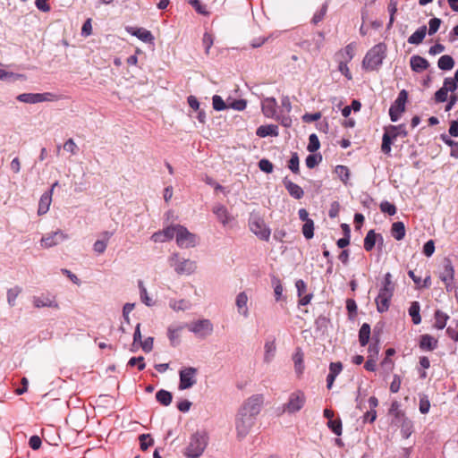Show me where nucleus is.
Listing matches in <instances>:
<instances>
[{
  "instance_id": "obj_15",
  "label": "nucleus",
  "mask_w": 458,
  "mask_h": 458,
  "mask_svg": "<svg viewBox=\"0 0 458 458\" xmlns=\"http://www.w3.org/2000/svg\"><path fill=\"white\" fill-rule=\"evenodd\" d=\"M216 219L226 227L234 221V216L228 211L226 207L222 204H216L212 208Z\"/></svg>"
},
{
  "instance_id": "obj_26",
  "label": "nucleus",
  "mask_w": 458,
  "mask_h": 458,
  "mask_svg": "<svg viewBox=\"0 0 458 458\" xmlns=\"http://www.w3.org/2000/svg\"><path fill=\"white\" fill-rule=\"evenodd\" d=\"M169 307L175 312L186 311L191 308V303L190 302V301L185 299H171L169 301Z\"/></svg>"
},
{
  "instance_id": "obj_24",
  "label": "nucleus",
  "mask_w": 458,
  "mask_h": 458,
  "mask_svg": "<svg viewBox=\"0 0 458 458\" xmlns=\"http://www.w3.org/2000/svg\"><path fill=\"white\" fill-rule=\"evenodd\" d=\"M284 185L288 191L289 194L294 199H300L303 197L304 191L298 184L291 182L287 178H284Z\"/></svg>"
},
{
  "instance_id": "obj_50",
  "label": "nucleus",
  "mask_w": 458,
  "mask_h": 458,
  "mask_svg": "<svg viewBox=\"0 0 458 458\" xmlns=\"http://www.w3.org/2000/svg\"><path fill=\"white\" fill-rule=\"evenodd\" d=\"M320 147V143H319V140H318V138L316 134H310V137H309V144H308V147H307V149L313 153L315 151H317Z\"/></svg>"
},
{
  "instance_id": "obj_33",
  "label": "nucleus",
  "mask_w": 458,
  "mask_h": 458,
  "mask_svg": "<svg viewBox=\"0 0 458 458\" xmlns=\"http://www.w3.org/2000/svg\"><path fill=\"white\" fill-rule=\"evenodd\" d=\"M391 233H392V236L395 240H397V241L403 240L405 236L404 224L403 222H394L392 225Z\"/></svg>"
},
{
  "instance_id": "obj_36",
  "label": "nucleus",
  "mask_w": 458,
  "mask_h": 458,
  "mask_svg": "<svg viewBox=\"0 0 458 458\" xmlns=\"http://www.w3.org/2000/svg\"><path fill=\"white\" fill-rule=\"evenodd\" d=\"M354 55V47L352 45L346 46L344 49H342L338 54V61H344L345 63H349Z\"/></svg>"
},
{
  "instance_id": "obj_38",
  "label": "nucleus",
  "mask_w": 458,
  "mask_h": 458,
  "mask_svg": "<svg viewBox=\"0 0 458 458\" xmlns=\"http://www.w3.org/2000/svg\"><path fill=\"white\" fill-rule=\"evenodd\" d=\"M437 65L441 70L449 71L453 69L454 61L452 56L445 55L438 59Z\"/></svg>"
},
{
  "instance_id": "obj_57",
  "label": "nucleus",
  "mask_w": 458,
  "mask_h": 458,
  "mask_svg": "<svg viewBox=\"0 0 458 458\" xmlns=\"http://www.w3.org/2000/svg\"><path fill=\"white\" fill-rule=\"evenodd\" d=\"M272 284L274 285V292H275L276 299V301H278L283 295V291H284L283 285H282L280 280L277 278H274L272 281Z\"/></svg>"
},
{
  "instance_id": "obj_56",
  "label": "nucleus",
  "mask_w": 458,
  "mask_h": 458,
  "mask_svg": "<svg viewBox=\"0 0 458 458\" xmlns=\"http://www.w3.org/2000/svg\"><path fill=\"white\" fill-rule=\"evenodd\" d=\"M321 156L320 155H309L306 157V165L309 168H314L318 163L321 161Z\"/></svg>"
},
{
  "instance_id": "obj_55",
  "label": "nucleus",
  "mask_w": 458,
  "mask_h": 458,
  "mask_svg": "<svg viewBox=\"0 0 458 458\" xmlns=\"http://www.w3.org/2000/svg\"><path fill=\"white\" fill-rule=\"evenodd\" d=\"M295 370L297 373L301 374L303 370V355L301 352H297L293 356Z\"/></svg>"
},
{
  "instance_id": "obj_58",
  "label": "nucleus",
  "mask_w": 458,
  "mask_h": 458,
  "mask_svg": "<svg viewBox=\"0 0 458 458\" xmlns=\"http://www.w3.org/2000/svg\"><path fill=\"white\" fill-rule=\"evenodd\" d=\"M327 425L335 435L340 436L342 434L341 420H332L327 422Z\"/></svg>"
},
{
  "instance_id": "obj_32",
  "label": "nucleus",
  "mask_w": 458,
  "mask_h": 458,
  "mask_svg": "<svg viewBox=\"0 0 458 458\" xmlns=\"http://www.w3.org/2000/svg\"><path fill=\"white\" fill-rule=\"evenodd\" d=\"M140 290V301L148 307H153L155 305L154 300L148 295V290L145 287L142 281H139L138 284Z\"/></svg>"
},
{
  "instance_id": "obj_35",
  "label": "nucleus",
  "mask_w": 458,
  "mask_h": 458,
  "mask_svg": "<svg viewBox=\"0 0 458 458\" xmlns=\"http://www.w3.org/2000/svg\"><path fill=\"white\" fill-rule=\"evenodd\" d=\"M22 288L19 285H15L7 291V303L10 307L16 305V299L21 293Z\"/></svg>"
},
{
  "instance_id": "obj_40",
  "label": "nucleus",
  "mask_w": 458,
  "mask_h": 458,
  "mask_svg": "<svg viewBox=\"0 0 458 458\" xmlns=\"http://www.w3.org/2000/svg\"><path fill=\"white\" fill-rule=\"evenodd\" d=\"M420 310V307L418 301H413L409 308V314L411 317L412 322L415 325H419L421 321Z\"/></svg>"
},
{
  "instance_id": "obj_27",
  "label": "nucleus",
  "mask_w": 458,
  "mask_h": 458,
  "mask_svg": "<svg viewBox=\"0 0 458 458\" xmlns=\"http://www.w3.org/2000/svg\"><path fill=\"white\" fill-rule=\"evenodd\" d=\"M256 134L260 138L276 137L278 136V127L275 124L261 125L257 129Z\"/></svg>"
},
{
  "instance_id": "obj_30",
  "label": "nucleus",
  "mask_w": 458,
  "mask_h": 458,
  "mask_svg": "<svg viewBox=\"0 0 458 458\" xmlns=\"http://www.w3.org/2000/svg\"><path fill=\"white\" fill-rule=\"evenodd\" d=\"M426 33H427V27L421 26L409 37L408 43L412 44V45L420 44L423 41V39L426 36Z\"/></svg>"
},
{
  "instance_id": "obj_6",
  "label": "nucleus",
  "mask_w": 458,
  "mask_h": 458,
  "mask_svg": "<svg viewBox=\"0 0 458 458\" xmlns=\"http://www.w3.org/2000/svg\"><path fill=\"white\" fill-rule=\"evenodd\" d=\"M19 102L25 104H38L43 102H54L60 99V97L53 92L44 93H21L16 97Z\"/></svg>"
},
{
  "instance_id": "obj_22",
  "label": "nucleus",
  "mask_w": 458,
  "mask_h": 458,
  "mask_svg": "<svg viewBox=\"0 0 458 458\" xmlns=\"http://www.w3.org/2000/svg\"><path fill=\"white\" fill-rule=\"evenodd\" d=\"M112 233L110 232H104L101 234L102 239L97 240L93 244V250L98 254H103L107 247L109 239L111 238Z\"/></svg>"
},
{
  "instance_id": "obj_28",
  "label": "nucleus",
  "mask_w": 458,
  "mask_h": 458,
  "mask_svg": "<svg viewBox=\"0 0 458 458\" xmlns=\"http://www.w3.org/2000/svg\"><path fill=\"white\" fill-rule=\"evenodd\" d=\"M4 64L0 63V81L13 82L18 80H23L24 75L20 73H14L12 72L5 71L4 69Z\"/></svg>"
},
{
  "instance_id": "obj_45",
  "label": "nucleus",
  "mask_w": 458,
  "mask_h": 458,
  "mask_svg": "<svg viewBox=\"0 0 458 458\" xmlns=\"http://www.w3.org/2000/svg\"><path fill=\"white\" fill-rule=\"evenodd\" d=\"M157 400L163 405L167 406L171 403L173 396L172 394L165 390H159L156 394Z\"/></svg>"
},
{
  "instance_id": "obj_54",
  "label": "nucleus",
  "mask_w": 458,
  "mask_h": 458,
  "mask_svg": "<svg viewBox=\"0 0 458 458\" xmlns=\"http://www.w3.org/2000/svg\"><path fill=\"white\" fill-rule=\"evenodd\" d=\"M380 209L382 212L386 213L389 216H394L396 213L395 206L388 201H383L380 204Z\"/></svg>"
},
{
  "instance_id": "obj_8",
  "label": "nucleus",
  "mask_w": 458,
  "mask_h": 458,
  "mask_svg": "<svg viewBox=\"0 0 458 458\" xmlns=\"http://www.w3.org/2000/svg\"><path fill=\"white\" fill-rule=\"evenodd\" d=\"M175 241L179 248L191 249L197 246L199 243V237L195 233L190 232L185 226L179 225Z\"/></svg>"
},
{
  "instance_id": "obj_59",
  "label": "nucleus",
  "mask_w": 458,
  "mask_h": 458,
  "mask_svg": "<svg viewBox=\"0 0 458 458\" xmlns=\"http://www.w3.org/2000/svg\"><path fill=\"white\" fill-rule=\"evenodd\" d=\"M247 103L243 99L233 100L228 103V108H233L237 111H242L246 108Z\"/></svg>"
},
{
  "instance_id": "obj_43",
  "label": "nucleus",
  "mask_w": 458,
  "mask_h": 458,
  "mask_svg": "<svg viewBox=\"0 0 458 458\" xmlns=\"http://www.w3.org/2000/svg\"><path fill=\"white\" fill-rule=\"evenodd\" d=\"M442 280L448 285L454 278V268L449 260H446L444 267V273L441 276Z\"/></svg>"
},
{
  "instance_id": "obj_13",
  "label": "nucleus",
  "mask_w": 458,
  "mask_h": 458,
  "mask_svg": "<svg viewBox=\"0 0 458 458\" xmlns=\"http://www.w3.org/2000/svg\"><path fill=\"white\" fill-rule=\"evenodd\" d=\"M197 369L193 367L184 368L180 370L179 389L185 390L192 387L197 383Z\"/></svg>"
},
{
  "instance_id": "obj_29",
  "label": "nucleus",
  "mask_w": 458,
  "mask_h": 458,
  "mask_svg": "<svg viewBox=\"0 0 458 458\" xmlns=\"http://www.w3.org/2000/svg\"><path fill=\"white\" fill-rule=\"evenodd\" d=\"M276 344L274 341L266 342L264 345V358L263 360L265 363L269 364L276 354Z\"/></svg>"
},
{
  "instance_id": "obj_3",
  "label": "nucleus",
  "mask_w": 458,
  "mask_h": 458,
  "mask_svg": "<svg viewBox=\"0 0 458 458\" xmlns=\"http://www.w3.org/2000/svg\"><path fill=\"white\" fill-rule=\"evenodd\" d=\"M168 263L179 276H191L196 272L198 267L196 261L182 258L177 252L169 257Z\"/></svg>"
},
{
  "instance_id": "obj_21",
  "label": "nucleus",
  "mask_w": 458,
  "mask_h": 458,
  "mask_svg": "<svg viewBox=\"0 0 458 458\" xmlns=\"http://www.w3.org/2000/svg\"><path fill=\"white\" fill-rule=\"evenodd\" d=\"M396 419L400 423L401 433L403 437L408 438L413 431V424L411 420L405 418L403 415L397 414Z\"/></svg>"
},
{
  "instance_id": "obj_53",
  "label": "nucleus",
  "mask_w": 458,
  "mask_h": 458,
  "mask_svg": "<svg viewBox=\"0 0 458 458\" xmlns=\"http://www.w3.org/2000/svg\"><path fill=\"white\" fill-rule=\"evenodd\" d=\"M393 140H394L387 133H386V132L384 133L383 138H382L381 149L385 154H387V155L390 154L391 145H392Z\"/></svg>"
},
{
  "instance_id": "obj_52",
  "label": "nucleus",
  "mask_w": 458,
  "mask_h": 458,
  "mask_svg": "<svg viewBox=\"0 0 458 458\" xmlns=\"http://www.w3.org/2000/svg\"><path fill=\"white\" fill-rule=\"evenodd\" d=\"M314 223L312 220L305 222L302 226V233L306 239H311L314 235Z\"/></svg>"
},
{
  "instance_id": "obj_49",
  "label": "nucleus",
  "mask_w": 458,
  "mask_h": 458,
  "mask_svg": "<svg viewBox=\"0 0 458 458\" xmlns=\"http://www.w3.org/2000/svg\"><path fill=\"white\" fill-rule=\"evenodd\" d=\"M178 227H179V225H174L167 226L162 230L166 242L170 241L174 238H176Z\"/></svg>"
},
{
  "instance_id": "obj_19",
  "label": "nucleus",
  "mask_w": 458,
  "mask_h": 458,
  "mask_svg": "<svg viewBox=\"0 0 458 458\" xmlns=\"http://www.w3.org/2000/svg\"><path fill=\"white\" fill-rule=\"evenodd\" d=\"M394 292V284L392 281V275L390 273H386L385 275L384 280L382 282V285L379 289V295L393 297Z\"/></svg>"
},
{
  "instance_id": "obj_23",
  "label": "nucleus",
  "mask_w": 458,
  "mask_h": 458,
  "mask_svg": "<svg viewBox=\"0 0 458 458\" xmlns=\"http://www.w3.org/2000/svg\"><path fill=\"white\" fill-rule=\"evenodd\" d=\"M343 369L341 362H332L329 366V373L327 377V386L330 389L333 386L335 377Z\"/></svg>"
},
{
  "instance_id": "obj_34",
  "label": "nucleus",
  "mask_w": 458,
  "mask_h": 458,
  "mask_svg": "<svg viewBox=\"0 0 458 458\" xmlns=\"http://www.w3.org/2000/svg\"><path fill=\"white\" fill-rule=\"evenodd\" d=\"M128 31L133 35L136 36L138 38L144 42H150L153 40V36L149 30H147L145 29H130Z\"/></svg>"
},
{
  "instance_id": "obj_12",
  "label": "nucleus",
  "mask_w": 458,
  "mask_h": 458,
  "mask_svg": "<svg viewBox=\"0 0 458 458\" xmlns=\"http://www.w3.org/2000/svg\"><path fill=\"white\" fill-rule=\"evenodd\" d=\"M32 305L36 309L49 308L54 310H59L60 305L56 299V296L51 293H42L38 295L32 297Z\"/></svg>"
},
{
  "instance_id": "obj_42",
  "label": "nucleus",
  "mask_w": 458,
  "mask_h": 458,
  "mask_svg": "<svg viewBox=\"0 0 458 458\" xmlns=\"http://www.w3.org/2000/svg\"><path fill=\"white\" fill-rule=\"evenodd\" d=\"M377 234L375 233L374 230H369L364 239V249L367 251L371 250L377 242Z\"/></svg>"
},
{
  "instance_id": "obj_16",
  "label": "nucleus",
  "mask_w": 458,
  "mask_h": 458,
  "mask_svg": "<svg viewBox=\"0 0 458 458\" xmlns=\"http://www.w3.org/2000/svg\"><path fill=\"white\" fill-rule=\"evenodd\" d=\"M237 313L243 318L250 317L249 296L246 292H240L235 297Z\"/></svg>"
},
{
  "instance_id": "obj_48",
  "label": "nucleus",
  "mask_w": 458,
  "mask_h": 458,
  "mask_svg": "<svg viewBox=\"0 0 458 458\" xmlns=\"http://www.w3.org/2000/svg\"><path fill=\"white\" fill-rule=\"evenodd\" d=\"M335 174L338 175V177L341 179V181L344 183L347 182V181L350 178V172L349 169L344 165H337L335 170Z\"/></svg>"
},
{
  "instance_id": "obj_5",
  "label": "nucleus",
  "mask_w": 458,
  "mask_h": 458,
  "mask_svg": "<svg viewBox=\"0 0 458 458\" xmlns=\"http://www.w3.org/2000/svg\"><path fill=\"white\" fill-rule=\"evenodd\" d=\"M250 230L260 240L268 241L271 230L264 219L257 213H251L249 220Z\"/></svg>"
},
{
  "instance_id": "obj_20",
  "label": "nucleus",
  "mask_w": 458,
  "mask_h": 458,
  "mask_svg": "<svg viewBox=\"0 0 458 458\" xmlns=\"http://www.w3.org/2000/svg\"><path fill=\"white\" fill-rule=\"evenodd\" d=\"M52 202V190L43 193L38 202V215L42 216L47 213Z\"/></svg>"
},
{
  "instance_id": "obj_10",
  "label": "nucleus",
  "mask_w": 458,
  "mask_h": 458,
  "mask_svg": "<svg viewBox=\"0 0 458 458\" xmlns=\"http://www.w3.org/2000/svg\"><path fill=\"white\" fill-rule=\"evenodd\" d=\"M69 234L63 230L49 232L40 239V247L42 249H50L55 247L69 239Z\"/></svg>"
},
{
  "instance_id": "obj_63",
  "label": "nucleus",
  "mask_w": 458,
  "mask_h": 458,
  "mask_svg": "<svg viewBox=\"0 0 458 458\" xmlns=\"http://www.w3.org/2000/svg\"><path fill=\"white\" fill-rule=\"evenodd\" d=\"M189 3L195 8V10L203 15H208V12L205 5H203L199 0H190Z\"/></svg>"
},
{
  "instance_id": "obj_7",
  "label": "nucleus",
  "mask_w": 458,
  "mask_h": 458,
  "mask_svg": "<svg viewBox=\"0 0 458 458\" xmlns=\"http://www.w3.org/2000/svg\"><path fill=\"white\" fill-rule=\"evenodd\" d=\"M256 419L251 417L250 415L238 411L235 418V428L237 432V437L240 439L244 438L253 427Z\"/></svg>"
},
{
  "instance_id": "obj_60",
  "label": "nucleus",
  "mask_w": 458,
  "mask_h": 458,
  "mask_svg": "<svg viewBox=\"0 0 458 458\" xmlns=\"http://www.w3.org/2000/svg\"><path fill=\"white\" fill-rule=\"evenodd\" d=\"M140 448L142 450H147L150 445H153V439L150 437L149 435H145V434L140 435Z\"/></svg>"
},
{
  "instance_id": "obj_25",
  "label": "nucleus",
  "mask_w": 458,
  "mask_h": 458,
  "mask_svg": "<svg viewBox=\"0 0 458 458\" xmlns=\"http://www.w3.org/2000/svg\"><path fill=\"white\" fill-rule=\"evenodd\" d=\"M410 64L412 71L416 72H423L429 65L428 62L420 55H412L410 60Z\"/></svg>"
},
{
  "instance_id": "obj_1",
  "label": "nucleus",
  "mask_w": 458,
  "mask_h": 458,
  "mask_svg": "<svg viewBox=\"0 0 458 458\" xmlns=\"http://www.w3.org/2000/svg\"><path fill=\"white\" fill-rule=\"evenodd\" d=\"M208 442V435L205 431H197L192 434L183 454L187 458H199L204 453Z\"/></svg>"
},
{
  "instance_id": "obj_46",
  "label": "nucleus",
  "mask_w": 458,
  "mask_h": 458,
  "mask_svg": "<svg viewBox=\"0 0 458 458\" xmlns=\"http://www.w3.org/2000/svg\"><path fill=\"white\" fill-rule=\"evenodd\" d=\"M212 105L213 108L216 111H223L228 108V104H226L223 98L218 95H214L212 98Z\"/></svg>"
},
{
  "instance_id": "obj_18",
  "label": "nucleus",
  "mask_w": 458,
  "mask_h": 458,
  "mask_svg": "<svg viewBox=\"0 0 458 458\" xmlns=\"http://www.w3.org/2000/svg\"><path fill=\"white\" fill-rule=\"evenodd\" d=\"M277 102L275 98H266L261 102L263 114L267 118L279 119L276 115Z\"/></svg>"
},
{
  "instance_id": "obj_9",
  "label": "nucleus",
  "mask_w": 458,
  "mask_h": 458,
  "mask_svg": "<svg viewBox=\"0 0 458 458\" xmlns=\"http://www.w3.org/2000/svg\"><path fill=\"white\" fill-rule=\"evenodd\" d=\"M306 403V395L301 390L290 394L288 401L283 406V411L293 414L301 411Z\"/></svg>"
},
{
  "instance_id": "obj_17",
  "label": "nucleus",
  "mask_w": 458,
  "mask_h": 458,
  "mask_svg": "<svg viewBox=\"0 0 458 458\" xmlns=\"http://www.w3.org/2000/svg\"><path fill=\"white\" fill-rule=\"evenodd\" d=\"M186 327V324H173L167 327V337L170 344L174 347L177 346L181 343V334Z\"/></svg>"
},
{
  "instance_id": "obj_2",
  "label": "nucleus",
  "mask_w": 458,
  "mask_h": 458,
  "mask_svg": "<svg viewBox=\"0 0 458 458\" xmlns=\"http://www.w3.org/2000/svg\"><path fill=\"white\" fill-rule=\"evenodd\" d=\"M386 46L384 43L375 45L368 51L363 61L362 67L365 70L374 71L379 68L386 58Z\"/></svg>"
},
{
  "instance_id": "obj_4",
  "label": "nucleus",
  "mask_w": 458,
  "mask_h": 458,
  "mask_svg": "<svg viewBox=\"0 0 458 458\" xmlns=\"http://www.w3.org/2000/svg\"><path fill=\"white\" fill-rule=\"evenodd\" d=\"M189 332L198 339H206L213 335L214 324L208 318H199L186 324Z\"/></svg>"
},
{
  "instance_id": "obj_37",
  "label": "nucleus",
  "mask_w": 458,
  "mask_h": 458,
  "mask_svg": "<svg viewBox=\"0 0 458 458\" xmlns=\"http://www.w3.org/2000/svg\"><path fill=\"white\" fill-rule=\"evenodd\" d=\"M391 297L377 295L376 298L377 310L378 312H385L389 309Z\"/></svg>"
},
{
  "instance_id": "obj_39",
  "label": "nucleus",
  "mask_w": 458,
  "mask_h": 458,
  "mask_svg": "<svg viewBox=\"0 0 458 458\" xmlns=\"http://www.w3.org/2000/svg\"><path fill=\"white\" fill-rule=\"evenodd\" d=\"M370 335V327L369 324L364 323L359 332V341L361 346H365L369 340Z\"/></svg>"
},
{
  "instance_id": "obj_31",
  "label": "nucleus",
  "mask_w": 458,
  "mask_h": 458,
  "mask_svg": "<svg viewBox=\"0 0 458 458\" xmlns=\"http://www.w3.org/2000/svg\"><path fill=\"white\" fill-rule=\"evenodd\" d=\"M385 132L387 133L394 140L398 136L405 137L407 135L404 125H390L385 129Z\"/></svg>"
},
{
  "instance_id": "obj_61",
  "label": "nucleus",
  "mask_w": 458,
  "mask_h": 458,
  "mask_svg": "<svg viewBox=\"0 0 458 458\" xmlns=\"http://www.w3.org/2000/svg\"><path fill=\"white\" fill-rule=\"evenodd\" d=\"M440 24H441L440 19H438V18L431 19L428 22V34L429 35L435 34L438 30Z\"/></svg>"
},
{
  "instance_id": "obj_14",
  "label": "nucleus",
  "mask_w": 458,
  "mask_h": 458,
  "mask_svg": "<svg viewBox=\"0 0 458 458\" xmlns=\"http://www.w3.org/2000/svg\"><path fill=\"white\" fill-rule=\"evenodd\" d=\"M407 100V92L406 90L403 89L397 98L395 99L394 103L391 106L389 109V115L392 122H396L402 113L405 110V103Z\"/></svg>"
},
{
  "instance_id": "obj_44",
  "label": "nucleus",
  "mask_w": 458,
  "mask_h": 458,
  "mask_svg": "<svg viewBox=\"0 0 458 458\" xmlns=\"http://www.w3.org/2000/svg\"><path fill=\"white\" fill-rule=\"evenodd\" d=\"M448 318V315L441 310H437L435 313V327L437 329L445 328Z\"/></svg>"
},
{
  "instance_id": "obj_64",
  "label": "nucleus",
  "mask_w": 458,
  "mask_h": 458,
  "mask_svg": "<svg viewBox=\"0 0 458 458\" xmlns=\"http://www.w3.org/2000/svg\"><path fill=\"white\" fill-rule=\"evenodd\" d=\"M154 344V338L149 336L147 337L145 340H142L140 344V347L145 352H150L153 349Z\"/></svg>"
},
{
  "instance_id": "obj_62",
  "label": "nucleus",
  "mask_w": 458,
  "mask_h": 458,
  "mask_svg": "<svg viewBox=\"0 0 458 458\" xmlns=\"http://www.w3.org/2000/svg\"><path fill=\"white\" fill-rule=\"evenodd\" d=\"M289 169L295 174L299 173V157L296 153L293 154L288 165Z\"/></svg>"
},
{
  "instance_id": "obj_11",
  "label": "nucleus",
  "mask_w": 458,
  "mask_h": 458,
  "mask_svg": "<svg viewBox=\"0 0 458 458\" xmlns=\"http://www.w3.org/2000/svg\"><path fill=\"white\" fill-rule=\"evenodd\" d=\"M264 403V396L260 394H256L250 396L241 406L239 410L255 418L261 411Z\"/></svg>"
},
{
  "instance_id": "obj_47",
  "label": "nucleus",
  "mask_w": 458,
  "mask_h": 458,
  "mask_svg": "<svg viewBox=\"0 0 458 458\" xmlns=\"http://www.w3.org/2000/svg\"><path fill=\"white\" fill-rule=\"evenodd\" d=\"M327 12V4L325 3L319 10H318L311 20V22L315 25H317L318 22H320L324 17L326 16V13Z\"/></svg>"
},
{
  "instance_id": "obj_51",
  "label": "nucleus",
  "mask_w": 458,
  "mask_h": 458,
  "mask_svg": "<svg viewBox=\"0 0 458 458\" xmlns=\"http://www.w3.org/2000/svg\"><path fill=\"white\" fill-rule=\"evenodd\" d=\"M64 149L72 155H77V153L79 151V147L73 139H68L64 143Z\"/></svg>"
},
{
  "instance_id": "obj_41",
  "label": "nucleus",
  "mask_w": 458,
  "mask_h": 458,
  "mask_svg": "<svg viewBox=\"0 0 458 458\" xmlns=\"http://www.w3.org/2000/svg\"><path fill=\"white\" fill-rule=\"evenodd\" d=\"M437 340L428 335H424L421 336L420 340V347L424 350L431 351L437 346Z\"/></svg>"
}]
</instances>
